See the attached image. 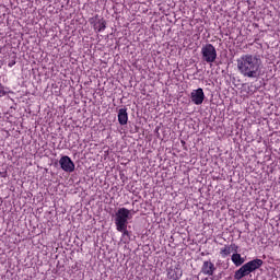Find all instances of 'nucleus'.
Segmentation results:
<instances>
[{"label":"nucleus","mask_w":280,"mask_h":280,"mask_svg":"<svg viewBox=\"0 0 280 280\" xmlns=\"http://www.w3.org/2000/svg\"><path fill=\"white\" fill-rule=\"evenodd\" d=\"M261 65V57L259 55L245 54L236 59L237 71L243 78H259Z\"/></svg>","instance_id":"f257e3e1"},{"label":"nucleus","mask_w":280,"mask_h":280,"mask_svg":"<svg viewBox=\"0 0 280 280\" xmlns=\"http://www.w3.org/2000/svg\"><path fill=\"white\" fill-rule=\"evenodd\" d=\"M264 266V260L256 258L249 260L248 262L244 264L240 269H237L234 273L235 280H242L244 277H248L250 272H255V270H259Z\"/></svg>","instance_id":"f03ea898"},{"label":"nucleus","mask_w":280,"mask_h":280,"mask_svg":"<svg viewBox=\"0 0 280 280\" xmlns=\"http://www.w3.org/2000/svg\"><path fill=\"white\" fill-rule=\"evenodd\" d=\"M129 219L130 210L128 208H119L115 215L116 231H122L125 226H128Z\"/></svg>","instance_id":"7ed1b4c3"},{"label":"nucleus","mask_w":280,"mask_h":280,"mask_svg":"<svg viewBox=\"0 0 280 280\" xmlns=\"http://www.w3.org/2000/svg\"><path fill=\"white\" fill-rule=\"evenodd\" d=\"M201 58L203 62H207L208 65H211L215 62L218 58V50H215V46L212 44H206L201 48Z\"/></svg>","instance_id":"20e7f679"},{"label":"nucleus","mask_w":280,"mask_h":280,"mask_svg":"<svg viewBox=\"0 0 280 280\" xmlns=\"http://www.w3.org/2000/svg\"><path fill=\"white\" fill-rule=\"evenodd\" d=\"M59 165L63 172H68L69 174L75 172V163H73V160H71V158L68 155L60 158Z\"/></svg>","instance_id":"39448f33"},{"label":"nucleus","mask_w":280,"mask_h":280,"mask_svg":"<svg viewBox=\"0 0 280 280\" xmlns=\"http://www.w3.org/2000/svg\"><path fill=\"white\" fill-rule=\"evenodd\" d=\"M190 100L192 104H195L196 106H200L202 102H205V90H202V88L192 90V92L190 93Z\"/></svg>","instance_id":"423d86ee"},{"label":"nucleus","mask_w":280,"mask_h":280,"mask_svg":"<svg viewBox=\"0 0 280 280\" xmlns=\"http://www.w3.org/2000/svg\"><path fill=\"white\" fill-rule=\"evenodd\" d=\"M237 250H240V246H237L235 243H232L231 245H224L220 249V255L222 259H226L231 253H237Z\"/></svg>","instance_id":"0eeeda50"},{"label":"nucleus","mask_w":280,"mask_h":280,"mask_svg":"<svg viewBox=\"0 0 280 280\" xmlns=\"http://www.w3.org/2000/svg\"><path fill=\"white\" fill-rule=\"evenodd\" d=\"M166 277L170 280H178L183 277V269H180V266L171 267L167 269Z\"/></svg>","instance_id":"6e6552de"},{"label":"nucleus","mask_w":280,"mask_h":280,"mask_svg":"<svg viewBox=\"0 0 280 280\" xmlns=\"http://www.w3.org/2000/svg\"><path fill=\"white\" fill-rule=\"evenodd\" d=\"M201 272L202 275H208V277H213L215 272V265L209 260L203 261Z\"/></svg>","instance_id":"1a4fd4ad"},{"label":"nucleus","mask_w":280,"mask_h":280,"mask_svg":"<svg viewBox=\"0 0 280 280\" xmlns=\"http://www.w3.org/2000/svg\"><path fill=\"white\" fill-rule=\"evenodd\" d=\"M118 124H120V126L128 124V109L126 107L118 110Z\"/></svg>","instance_id":"9d476101"},{"label":"nucleus","mask_w":280,"mask_h":280,"mask_svg":"<svg viewBox=\"0 0 280 280\" xmlns=\"http://www.w3.org/2000/svg\"><path fill=\"white\" fill-rule=\"evenodd\" d=\"M93 28L98 33L104 32V30H106V20H104V18L98 19L96 22H94Z\"/></svg>","instance_id":"9b49d317"},{"label":"nucleus","mask_w":280,"mask_h":280,"mask_svg":"<svg viewBox=\"0 0 280 280\" xmlns=\"http://www.w3.org/2000/svg\"><path fill=\"white\" fill-rule=\"evenodd\" d=\"M231 260L233 261L234 266L240 267L242 266V264H244V258H242L241 254H237V252L235 254L232 255Z\"/></svg>","instance_id":"f8f14e48"},{"label":"nucleus","mask_w":280,"mask_h":280,"mask_svg":"<svg viewBox=\"0 0 280 280\" xmlns=\"http://www.w3.org/2000/svg\"><path fill=\"white\" fill-rule=\"evenodd\" d=\"M119 233H122V237L130 240V232L128 231V225H125L122 230H117Z\"/></svg>","instance_id":"ddd939ff"},{"label":"nucleus","mask_w":280,"mask_h":280,"mask_svg":"<svg viewBox=\"0 0 280 280\" xmlns=\"http://www.w3.org/2000/svg\"><path fill=\"white\" fill-rule=\"evenodd\" d=\"M14 65H16V61L15 60H12L8 63V67L12 68L14 67Z\"/></svg>","instance_id":"4468645a"},{"label":"nucleus","mask_w":280,"mask_h":280,"mask_svg":"<svg viewBox=\"0 0 280 280\" xmlns=\"http://www.w3.org/2000/svg\"><path fill=\"white\" fill-rule=\"evenodd\" d=\"M203 280H209V278H205Z\"/></svg>","instance_id":"2eb2a0df"},{"label":"nucleus","mask_w":280,"mask_h":280,"mask_svg":"<svg viewBox=\"0 0 280 280\" xmlns=\"http://www.w3.org/2000/svg\"><path fill=\"white\" fill-rule=\"evenodd\" d=\"M95 19H97V15L95 16Z\"/></svg>","instance_id":"dca6fc26"},{"label":"nucleus","mask_w":280,"mask_h":280,"mask_svg":"<svg viewBox=\"0 0 280 280\" xmlns=\"http://www.w3.org/2000/svg\"><path fill=\"white\" fill-rule=\"evenodd\" d=\"M211 280H213V278H211Z\"/></svg>","instance_id":"f3484780"}]
</instances>
